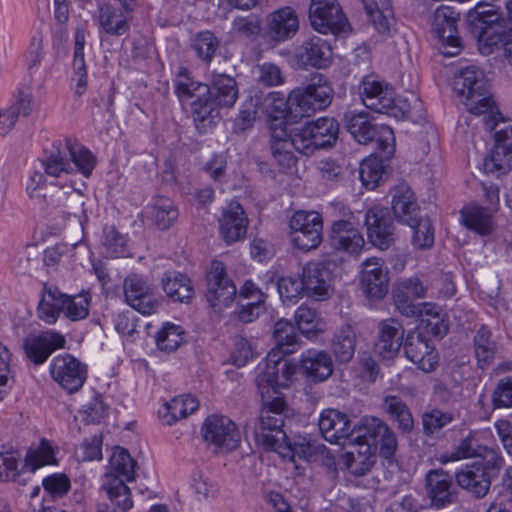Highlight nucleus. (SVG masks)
Returning a JSON list of instances; mask_svg holds the SVG:
<instances>
[{
    "label": "nucleus",
    "mask_w": 512,
    "mask_h": 512,
    "mask_svg": "<svg viewBox=\"0 0 512 512\" xmlns=\"http://www.w3.org/2000/svg\"><path fill=\"white\" fill-rule=\"evenodd\" d=\"M507 24L492 4L479 3L467 13V28L477 39L483 55L502 48L506 56L512 57V33Z\"/></svg>",
    "instance_id": "nucleus-1"
},
{
    "label": "nucleus",
    "mask_w": 512,
    "mask_h": 512,
    "mask_svg": "<svg viewBox=\"0 0 512 512\" xmlns=\"http://www.w3.org/2000/svg\"><path fill=\"white\" fill-rule=\"evenodd\" d=\"M453 89L467 110L474 115H485L484 125L489 131L496 128L499 115L490 92V85L482 70L469 66L455 75Z\"/></svg>",
    "instance_id": "nucleus-2"
},
{
    "label": "nucleus",
    "mask_w": 512,
    "mask_h": 512,
    "mask_svg": "<svg viewBox=\"0 0 512 512\" xmlns=\"http://www.w3.org/2000/svg\"><path fill=\"white\" fill-rule=\"evenodd\" d=\"M41 164L48 177L62 178L75 171L89 177L95 167L96 158L86 147L66 139L64 145L61 142L53 143L50 148L45 149Z\"/></svg>",
    "instance_id": "nucleus-3"
},
{
    "label": "nucleus",
    "mask_w": 512,
    "mask_h": 512,
    "mask_svg": "<svg viewBox=\"0 0 512 512\" xmlns=\"http://www.w3.org/2000/svg\"><path fill=\"white\" fill-rule=\"evenodd\" d=\"M504 465L500 453L486 449L481 459L466 464L455 473L457 485L477 499L484 498L490 491L492 480Z\"/></svg>",
    "instance_id": "nucleus-4"
},
{
    "label": "nucleus",
    "mask_w": 512,
    "mask_h": 512,
    "mask_svg": "<svg viewBox=\"0 0 512 512\" xmlns=\"http://www.w3.org/2000/svg\"><path fill=\"white\" fill-rule=\"evenodd\" d=\"M332 99L333 89L327 80L323 75L314 73L306 85L297 87L289 93L290 117L295 120L310 117L326 109Z\"/></svg>",
    "instance_id": "nucleus-5"
},
{
    "label": "nucleus",
    "mask_w": 512,
    "mask_h": 512,
    "mask_svg": "<svg viewBox=\"0 0 512 512\" xmlns=\"http://www.w3.org/2000/svg\"><path fill=\"white\" fill-rule=\"evenodd\" d=\"M345 128L360 144L376 142L378 151L390 158L395 151L393 130L387 125L373 123L367 112H347L344 115Z\"/></svg>",
    "instance_id": "nucleus-6"
},
{
    "label": "nucleus",
    "mask_w": 512,
    "mask_h": 512,
    "mask_svg": "<svg viewBox=\"0 0 512 512\" xmlns=\"http://www.w3.org/2000/svg\"><path fill=\"white\" fill-rule=\"evenodd\" d=\"M288 410V405L281 397L264 403L254 433L257 441L267 449L275 451L288 438L283 430Z\"/></svg>",
    "instance_id": "nucleus-7"
},
{
    "label": "nucleus",
    "mask_w": 512,
    "mask_h": 512,
    "mask_svg": "<svg viewBox=\"0 0 512 512\" xmlns=\"http://www.w3.org/2000/svg\"><path fill=\"white\" fill-rule=\"evenodd\" d=\"M291 242L299 250L308 252L323 241V218L316 211H296L289 221Z\"/></svg>",
    "instance_id": "nucleus-8"
},
{
    "label": "nucleus",
    "mask_w": 512,
    "mask_h": 512,
    "mask_svg": "<svg viewBox=\"0 0 512 512\" xmlns=\"http://www.w3.org/2000/svg\"><path fill=\"white\" fill-rule=\"evenodd\" d=\"M306 156L312 155L318 149L333 147L339 136V123L330 117H320L315 121L294 128Z\"/></svg>",
    "instance_id": "nucleus-9"
},
{
    "label": "nucleus",
    "mask_w": 512,
    "mask_h": 512,
    "mask_svg": "<svg viewBox=\"0 0 512 512\" xmlns=\"http://www.w3.org/2000/svg\"><path fill=\"white\" fill-rule=\"evenodd\" d=\"M299 137L293 129L287 131L283 123L270 127V151L275 163L283 171L291 170L296 166L297 157L294 151L306 156V150L302 149Z\"/></svg>",
    "instance_id": "nucleus-10"
},
{
    "label": "nucleus",
    "mask_w": 512,
    "mask_h": 512,
    "mask_svg": "<svg viewBox=\"0 0 512 512\" xmlns=\"http://www.w3.org/2000/svg\"><path fill=\"white\" fill-rule=\"evenodd\" d=\"M459 13L449 6L438 7L431 18V32L441 41V53L452 57L461 50L460 37L457 31Z\"/></svg>",
    "instance_id": "nucleus-11"
},
{
    "label": "nucleus",
    "mask_w": 512,
    "mask_h": 512,
    "mask_svg": "<svg viewBox=\"0 0 512 512\" xmlns=\"http://www.w3.org/2000/svg\"><path fill=\"white\" fill-rule=\"evenodd\" d=\"M87 366L76 357L65 353L52 359L50 375L67 393L79 391L87 379Z\"/></svg>",
    "instance_id": "nucleus-12"
},
{
    "label": "nucleus",
    "mask_w": 512,
    "mask_h": 512,
    "mask_svg": "<svg viewBox=\"0 0 512 512\" xmlns=\"http://www.w3.org/2000/svg\"><path fill=\"white\" fill-rule=\"evenodd\" d=\"M206 299L215 310L229 306L236 297L237 289L229 278L224 264L213 261L206 274Z\"/></svg>",
    "instance_id": "nucleus-13"
},
{
    "label": "nucleus",
    "mask_w": 512,
    "mask_h": 512,
    "mask_svg": "<svg viewBox=\"0 0 512 512\" xmlns=\"http://www.w3.org/2000/svg\"><path fill=\"white\" fill-rule=\"evenodd\" d=\"M295 372L296 366L285 355L271 350L266 358L265 369L256 378V384L262 395L265 388H272L277 392L279 388L290 386Z\"/></svg>",
    "instance_id": "nucleus-14"
},
{
    "label": "nucleus",
    "mask_w": 512,
    "mask_h": 512,
    "mask_svg": "<svg viewBox=\"0 0 512 512\" xmlns=\"http://www.w3.org/2000/svg\"><path fill=\"white\" fill-rule=\"evenodd\" d=\"M309 19L313 29L321 34H339L347 25L341 6L334 0H312Z\"/></svg>",
    "instance_id": "nucleus-15"
},
{
    "label": "nucleus",
    "mask_w": 512,
    "mask_h": 512,
    "mask_svg": "<svg viewBox=\"0 0 512 512\" xmlns=\"http://www.w3.org/2000/svg\"><path fill=\"white\" fill-rule=\"evenodd\" d=\"M203 439L216 449L232 451L240 443V432L236 424L226 416L211 415L202 426Z\"/></svg>",
    "instance_id": "nucleus-16"
},
{
    "label": "nucleus",
    "mask_w": 512,
    "mask_h": 512,
    "mask_svg": "<svg viewBox=\"0 0 512 512\" xmlns=\"http://www.w3.org/2000/svg\"><path fill=\"white\" fill-rule=\"evenodd\" d=\"M365 225L373 246L386 250L394 243L395 227L387 208L375 206L369 209L365 215Z\"/></svg>",
    "instance_id": "nucleus-17"
},
{
    "label": "nucleus",
    "mask_w": 512,
    "mask_h": 512,
    "mask_svg": "<svg viewBox=\"0 0 512 512\" xmlns=\"http://www.w3.org/2000/svg\"><path fill=\"white\" fill-rule=\"evenodd\" d=\"M394 89L375 75H366L360 82L359 95L363 104L370 110L386 114L393 104Z\"/></svg>",
    "instance_id": "nucleus-18"
},
{
    "label": "nucleus",
    "mask_w": 512,
    "mask_h": 512,
    "mask_svg": "<svg viewBox=\"0 0 512 512\" xmlns=\"http://www.w3.org/2000/svg\"><path fill=\"white\" fill-rule=\"evenodd\" d=\"M330 264L321 261L308 262L302 268L301 278L305 293L316 300H325L332 291V272Z\"/></svg>",
    "instance_id": "nucleus-19"
},
{
    "label": "nucleus",
    "mask_w": 512,
    "mask_h": 512,
    "mask_svg": "<svg viewBox=\"0 0 512 512\" xmlns=\"http://www.w3.org/2000/svg\"><path fill=\"white\" fill-rule=\"evenodd\" d=\"M329 240L333 249L356 256L361 253L365 245V240L357 224L350 218L339 219L332 223Z\"/></svg>",
    "instance_id": "nucleus-20"
},
{
    "label": "nucleus",
    "mask_w": 512,
    "mask_h": 512,
    "mask_svg": "<svg viewBox=\"0 0 512 512\" xmlns=\"http://www.w3.org/2000/svg\"><path fill=\"white\" fill-rule=\"evenodd\" d=\"M361 288L369 299L380 300L389 289V275L380 258L372 257L362 263Z\"/></svg>",
    "instance_id": "nucleus-21"
},
{
    "label": "nucleus",
    "mask_w": 512,
    "mask_h": 512,
    "mask_svg": "<svg viewBox=\"0 0 512 512\" xmlns=\"http://www.w3.org/2000/svg\"><path fill=\"white\" fill-rule=\"evenodd\" d=\"M218 223L221 238L230 245L245 238L249 220L243 207L233 201L223 208Z\"/></svg>",
    "instance_id": "nucleus-22"
},
{
    "label": "nucleus",
    "mask_w": 512,
    "mask_h": 512,
    "mask_svg": "<svg viewBox=\"0 0 512 512\" xmlns=\"http://www.w3.org/2000/svg\"><path fill=\"white\" fill-rule=\"evenodd\" d=\"M405 356L424 372H432L438 364V355L428 339L417 331H410L403 343Z\"/></svg>",
    "instance_id": "nucleus-23"
},
{
    "label": "nucleus",
    "mask_w": 512,
    "mask_h": 512,
    "mask_svg": "<svg viewBox=\"0 0 512 512\" xmlns=\"http://www.w3.org/2000/svg\"><path fill=\"white\" fill-rule=\"evenodd\" d=\"M299 29V20L291 7L280 8L265 19L264 33L274 42L293 38Z\"/></svg>",
    "instance_id": "nucleus-24"
},
{
    "label": "nucleus",
    "mask_w": 512,
    "mask_h": 512,
    "mask_svg": "<svg viewBox=\"0 0 512 512\" xmlns=\"http://www.w3.org/2000/svg\"><path fill=\"white\" fill-rule=\"evenodd\" d=\"M404 329L402 324L392 318L381 321L378 325V336L375 353L383 360L394 359L403 345Z\"/></svg>",
    "instance_id": "nucleus-25"
},
{
    "label": "nucleus",
    "mask_w": 512,
    "mask_h": 512,
    "mask_svg": "<svg viewBox=\"0 0 512 512\" xmlns=\"http://www.w3.org/2000/svg\"><path fill=\"white\" fill-rule=\"evenodd\" d=\"M426 489L431 505L438 509L454 503L457 497L452 477L443 469H433L427 473Z\"/></svg>",
    "instance_id": "nucleus-26"
},
{
    "label": "nucleus",
    "mask_w": 512,
    "mask_h": 512,
    "mask_svg": "<svg viewBox=\"0 0 512 512\" xmlns=\"http://www.w3.org/2000/svg\"><path fill=\"white\" fill-rule=\"evenodd\" d=\"M318 425L324 439L332 444H340L341 440L354 436V425L348 415L336 409L324 410Z\"/></svg>",
    "instance_id": "nucleus-27"
},
{
    "label": "nucleus",
    "mask_w": 512,
    "mask_h": 512,
    "mask_svg": "<svg viewBox=\"0 0 512 512\" xmlns=\"http://www.w3.org/2000/svg\"><path fill=\"white\" fill-rule=\"evenodd\" d=\"M300 370L308 381L324 382L334 371L332 357L325 350L308 349L301 354Z\"/></svg>",
    "instance_id": "nucleus-28"
},
{
    "label": "nucleus",
    "mask_w": 512,
    "mask_h": 512,
    "mask_svg": "<svg viewBox=\"0 0 512 512\" xmlns=\"http://www.w3.org/2000/svg\"><path fill=\"white\" fill-rule=\"evenodd\" d=\"M65 337L54 331L31 335L25 339L24 349L27 357L36 365L44 363L56 350L64 348Z\"/></svg>",
    "instance_id": "nucleus-29"
},
{
    "label": "nucleus",
    "mask_w": 512,
    "mask_h": 512,
    "mask_svg": "<svg viewBox=\"0 0 512 512\" xmlns=\"http://www.w3.org/2000/svg\"><path fill=\"white\" fill-rule=\"evenodd\" d=\"M123 286L126 301L132 308L144 315L154 311L156 302L152 289L143 277L137 274L129 275L125 278Z\"/></svg>",
    "instance_id": "nucleus-30"
},
{
    "label": "nucleus",
    "mask_w": 512,
    "mask_h": 512,
    "mask_svg": "<svg viewBox=\"0 0 512 512\" xmlns=\"http://www.w3.org/2000/svg\"><path fill=\"white\" fill-rule=\"evenodd\" d=\"M296 58L303 66L326 68L332 59V48L327 40L312 36L305 39L297 48Z\"/></svg>",
    "instance_id": "nucleus-31"
},
{
    "label": "nucleus",
    "mask_w": 512,
    "mask_h": 512,
    "mask_svg": "<svg viewBox=\"0 0 512 512\" xmlns=\"http://www.w3.org/2000/svg\"><path fill=\"white\" fill-rule=\"evenodd\" d=\"M382 411L403 435L410 434L415 427L414 417L408 404L397 395H387L381 404Z\"/></svg>",
    "instance_id": "nucleus-32"
},
{
    "label": "nucleus",
    "mask_w": 512,
    "mask_h": 512,
    "mask_svg": "<svg viewBox=\"0 0 512 512\" xmlns=\"http://www.w3.org/2000/svg\"><path fill=\"white\" fill-rule=\"evenodd\" d=\"M207 96L220 108H231L238 98L235 79L224 73L212 72Z\"/></svg>",
    "instance_id": "nucleus-33"
},
{
    "label": "nucleus",
    "mask_w": 512,
    "mask_h": 512,
    "mask_svg": "<svg viewBox=\"0 0 512 512\" xmlns=\"http://www.w3.org/2000/svg\"><path fill=\"white\" fill-rule=\"evenodd\" d=\"M344 466L355 477L366 475L376 462V455L369 444L353 443L343 455Z\"/></svg>",
    "instance_id": "nucleus-34"
},
{
    "label": "nucleus",
    "mask_w": 512,
    "mask_h": 512,
    "mask_svg": "<svg viewBox=\"0 0 512 512\" xmlns=\"http://www.w3.org/2000/svg\"><path fill=\"white\" fill-rule=\"evenodd\" d=\"M66 294L62 293L57 287H43L41 299L37 306V316L47 324H55L63 313Z\"/></svg>",
    "instance_id": "nucleus-35"
},
{
    "label": "nucleus",
    "mask_w": 512,
    "mask_h": 512,
    "mask_svg": "<svg viewBox=\"0 0 512 512\" xmlns=\"http://www.w3.org/2000/svg\"><path fill=\"white\" fill-rule=\"evenodd\" d=\"M477 204H468L460 210L461 223L479 235H488L493 230V212Z\"/></svg>",
    "instance_id": "nucleus-36"
},
{
    "label": "nucleus",
    "mask_w": 512,
    "mask_h": 512,
    "mask_svg": "<svg viewBox=\"0 0 512 512\" xmlns=\"http://www.w3.org/2000/svg\"><path fill=\"white\" fill-rule=\"evenodd\" d=\"M392 209L399 222L414 223L419 217V207L414 192L406 184L398 185L392 197Z\"/></svg>",
    "instance_id": "nucleus-37"
},
{
    "label": "nucleus",
    "mask_w": 512,
    "mask_h": 512,
    "mask_svg": "<svg viewBox=\"0 0 512 512\" xmlns=\"http://www.w3.org/2000/svg\"><path fill=\"white\" fill-rule=\"evenodd\" d=\"M473 347L477 366L482 370L490 366L499 350L498 342L486 325H481L475 332Z\"/></svg>",
    "instance_id": "nucleus-38"
},
{
    "label": "nucleus",
    "mask_w": 512,
    "mask_h": 512,
    "mask_svg": "<svg viewBox=\"0 0 512 512\" xmlns=\"http://www.w3.org/2000/svg\"><path fill=\"white\" fill-rule=\"evenodd\" d=\"M100 28L111 36H122L130 30V16L111 4L99 9Z\"/></svg>",
    "instance_id": "nucleus-39"
},
{
    "label": "nucleus",
    "mask_w": 512,
    "mask_h": 512,
    "mask_svg": "<svg viewBox=\"0 0 512 512\" xmlns=\"http://www.w3.org/2000/svg\"><path fill=\"white\" fill-rule=\"evenodd\" d=\"M321 451H324V445L310 442L305 438L295 442H291L290 439L287 438L284 443L275 450L282 458L289 459L293 462L296 457L308 462H314L317 460Z\"/></svg>",
    "instance_id": "nucleus-40"
},
{
    "label": "nucleus",
    "mask_w": 512,
    "mask_h": 512,
    "mask_svg": "<svg viewBox=\"0 0 512 512\" xmlns=\"http://www.w3.org/2000/svg\"><path fill=\"white\" fill-rule=\"evenodd\" d=\"M162 287L166 295L175 302H188L194 296L191 280L180 272H165L162 278Z\"/></svg>",
    "instance_id": "nucleus-41"
},
{
    "label": "nucleus",
    "mask_w": 512,
    "mask_h": 512,
    "mask_svg": "<svg viewBox=\"0 0 512 512\" xmlns=\"http://www.w3.org/2000/svg\"><path fill=\"white\" fill-rule=\"evenodd\" d=\"M363 5L375 30L381 34H389L395 22L390 1L363 0Z\"/></svg>",
    "instance_id": "nucleus-42"
},
{
    "label": "nucleus",
    "mask_w": 512,
    "mask_h": 512,
    "mask_svg": "<svg viewBox=\"0 0 512 512\" xmlns=\"http://www.w3.org/2000/svg\"><path fill=\"white\" fill-rule=\"evenodd\" d=\"M219 108L208 96L191 102L192 118L199 133L205 134L213 127L215 118L219 116Z\"/></svg>",
    "instance_id": "nucleus-43"
},
{
    "label": "nucleus",
    "mask_w": 512,
    "mask_h": 512,
    "mask_svg": "<svg viewBox=\"0 0 512 512\" xmlns=\"http://www.w3.org/2000/svg\"><path fill=\"white\" fill-rule=\"evenodd\" d=\"M389 425L380 418L365 416L354 424V437L352 440L359 444H369L370 449L376 444L381 435L388 431Z\"/></svg>",
    "instance_id": "nucleus-44"
},
{
    "label": "nucleus",
    "mask_w": 512,
    "mask_h": 512,
    "mask_svg": "<svg viewBox=\"0 0 512 512\" xmlns=\"http://www.w3.org/2000/svg\"><path fill=\"white\" fill-rule=\"evenodd\" d=\"M136 462L130 454L123 448L114 449L109 460V472L106 474L108 479H119L125 481L134 480Z\"/></svg>",
    "instance_id": "nucleus-45"
},
{
    "label": "nucleus",
    "mask_w": 512,
    "mask_h": 512,
    "mask_svg": "<svg viewBox=\"0 0 512 512\" xmlns=\"http://www.w3.org/2000/svg\"><path fill=\"white\" fill-rule=\"evenodd\" d=\"M199 407L198 400L191 395L178 396L167 402L164 406L162 419L167 425L186 418Z\"/></svg>",
    "instance_id": "nucleus-46"
},
{
    "label": "nucleus",
    "mask_w": 512,
    "mask_h": 512,
    "mask_svg": "<svg viewBox=\"0 0 512 512\" xmlns=\"http://www.w3.org/2000/svg\"><path fill=\"white\" fill-rule=\"evenodd\" d=\"M276 343L275 351L279 354L289 355L299 347V335L295 326L287 320L281 319L276 322L273 332Z\"/></svg>",
    "instance_id": "nucleus-47"
},
{
    "label": "nucleus",
    "mask_w": 512,
    "mask_h": 512,
    "mask_svg": "<svg viewBox=\"0 0 512 512\" xmlns=\"http://www.w3.org/2000/svg\"><path fill=\"white\" fill-rule=\"evenodd\" d=\"M175 93L181 102L202 98L209 93L208 84L194 81L187 68H181L175 80Z\"/></svg>",
    "instance_id": "nucleus-48"
},
{
    "label": "nucleus",
    "mask_w": 512,
    "mask_h": 512,
    "mask_svg": "<svg viewBox=\"0 0 512 512\" xmlns=\"http://www.w3.org/2000/svg\"><path fill=\"white\" fill-rule=\"evenodd\" d=\"M220 43V39L212 31L204 30L192 36L190 47L199 60L210 64L220 48Z\"/></svg>",
    "instance_id": "nucleus-49"
},
{
    "label": "nucleus",
    "mask_w": 512,
    "mask_h": 512,
    "mask_svg": "<svg viewBox=\"0 0 512 512\" xmlns=\"http://www.w3.org/2000/svg\"><path fill=\"white\" fill-rule=\"evenodd\" d=\"M356 334L350 325H343L335 333L332 340V351L341 363L349 362L355 353Z\"/></svg>",
    "instance_id": "nucleus-50"
},
{
    "label": "nucleus",
    "mask_w": 512,
    "mask_h": 512,
    "mask_svg": "<svg viewBox=\"0 0 512 512\" xmlns=\"http://www.w3.org/2000/svg\"><path fill=\"white\" fill-rule=\"evenodd\" d=\"M379 155H371L365 158L359 167V177L362 184L367 189H374L377 187L379 181L382 179L385 172L384 157L380 151Z\"/></svg>",
    "instance_id": "nucleus-51"
},
{
    "label": "nucleus",
    "mask_w": 512,
    "mask_h": 512,
    "mask_svg": "<svg viewBox=\"0 0 512 512\" xmlns=\"http://www.w3.org/2000/svg\"><path fill=\"white\" fill-rule=\"evenodd\" d=\"M387 115L395 118H408L418 121L424 117L425 110L422 101L412 95L411 100L407 98H396L393 96V104L387 109Z\"/></svg>",
    "instance_id": "nucleus-52"
},
{
    "label": "nucleus",
    "mask_w": 512,
    "mask_h": 512,
    "mask_svg": "<svg viewBox=\"0 0 512 512\" xmlns=\"http://www.w3.org/2000/svg\"><path fill=\"white\" fill-rule=\"evenodd\" d=\"M421 420L424 435L434 438L438 436L443 428L455 420V415L452 412L433 408L425 411L421 416Z\"/></svg>",
    "instance_id": "nucleus-53"
},
{
    "label": "nucleus",
    "mask_w": 512,
    "mask_h": 512,
    "mask_svg": "<svg viewBox=\"0 0 512 512\" xmlns=\"http://www.w3.org/2000/svg\"><path fill=\"white\" fill-rule=\"evenodd\" d=\"M152 217L158 228L165 230L178 218V210L171 199L160 196L154 201Z\"/></svg>",
    "instance_id": "nucleus-54"
},
{
    "label": "nucleus",
    "mask_w": 512,
    "mask_h": 512,
    "mask_svg": "<svg viewBox=\"0 0 512 512\" xmlns=\"http://www.w3.org/2000/svg\"><path fill=\"white\" fill-rule=\"evenodd\" d=\"M258 100L260 102L259 108L261 113L266 114H280L282 117L290 116V105L288 104V97L285 98L279 92H269L264 94L261 91H256Z\"/></svg>",
    "instance_id": "nucleus-55"
},
{
    "label": "nucleus",
    "mask_w": 512,
    "mask_h": 512,
    "mask_svg": "<svg viewBox=\"0 0 512 512\" xmlns=\"http://www.w3.org/2000/svg\"><path fill=\"white\" fill-rule=\"evenodd\" d=\"M407 225L413 229L412 244L417 249L430 248L434 243V229L428 217H417Z\"/></svg>",
    "instance_id": "nucleus-56"
},
{
    "label": "nucleus",
    "mask_w": 512,
    "mask_h": 512,
    "mask_svg": "<svg viewBox=\"0 0 512 512\" xmlns=\"http://www.w3.org/2000/svg\"><path fill=\"white\" fill-rule=\"evenodd\" d=\"M104 489L111 503L122 512L129 510L133 506L130 489L123 480L112 479L104 485Z\"/></svg>",
    "instance_id": "nucleus-57"
},
{
    "label": "nucleus",
    "mask_w": 512,
    "mask_h": 512,
    "mask_svg": "<svg viewBox=\"0 0 512 512\" xmlns=\"http://www.w3.org/2000/svg\"><path fill=\"white\" fill-rule=\"evenodd\" d=\"M63 314L71 321H79L89 315L91 297L89 293L82 292L78 295H67L65 299Z\"/></svg>",
    "instance_id": "nucleus-58"
},
{
    "label": "nucleus",
    "mask_w": 512,
    "mask_h": 512,
    "mask_svg": "<svg viewBox=\"0 0 512 512\" xmlns=\"http://www.w3.org/2000/svg\"><path fill=\"white\" fill-rule=\"evenodd\" d=\"M475 442L474 437L469 434L467 437L461 439L452 451L440 454L438 460L443 464H447L449 462L476 457L480 455V453Z\"/></svg>",
    "instance_id": "nucleus-59"
},
{
    "label": "nucleus",
    "mask_w": 512,
    "mask_h": 512,
    "mask_svg": "<svg viewBox=\"0 0 512 512\" xmlns=\"http://www.w3.org/2000/svg\"><path fill=\"white\" fill-rule=\"evenodd\" d=\"M183 329L175 324L167 323L157 333V347L167 353L175 351L183 342Z\"/></svg>",
    "instance_id": "nucleus-60"
},
{
    "label": "nucleus",
    "mask_w": 512,
    "mask_h": 512,
    "mask_svg": "<svg viewBox=\"0 0 512 512\" xmlns=\"http://www.w3.org/2000/svg\"><path fill=\"white\" fill-rule=\"evenodd\" d=\"M512 168V153L503 148H493L491 154L484 160V170L488 174L498 176L507 174Z\"/></svg>",
    "instance_id": "nucleus-61"
},
{
    "label": "nucleus",
    "mask_w": 512,
    "mask_h": 512,
    "mask_svg": "<svg viewBox=\"0 0 512 512\" xmlns=\"http://www.w3.org/2000/svg\"><path fill=\"white\" fill-rule=\"evenodd\" d=\"M25 465L34 472L37 468L55 463L54 450L45 439H42L37 449H31L27 452Z\"/></svg>",
    "instance_id": "nucleus-62"
},
{
    "label": "nucleus",
    "mask_w": 512,
    "mask_h": 512,
    "mask_svg": "<svg viewBox=\"0 0 512 512\" xmlns=\"http://www.w3.org/2000/svg\"><path fill=\"white\" fill-rule=\"evenodd\" d=\"M11 356L9 349L0 342V401L11 392L15 384L10 365Z\"/></svg>",
    "instance_id": "nucleus-63"
},
{
    "label": "nucleus",
    "mask_w": 512,
    "mask_h": 512,
    "mask_svg": "<svg viewBox=\"0 0 512 512\" xmlns=\"http://www.w3.org/2000/svg\"><path fill=\"white\" fill-rule=\"evenodd\" d=\"M295 320L302 334H315L322 330V322L318 313L315 309L307 305H301L297 308L295 311Z\"/></svg>",
    "instance_id": "nucleus-64"
}]
</instances>
